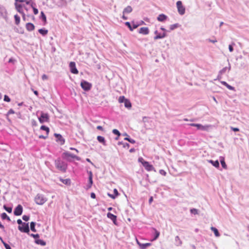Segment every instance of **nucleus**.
<instances>
[{
	"label": "nucleus",
	"instance_id": "f257e3e1",
	"mask_svg": "<svg viewBox=\"0 0 249 249\" xmlns=\"http://www.w3.org/2000/svg\"><path fill=\"white\" fill-rule=\"evenodd\" d=\"M56 168L63 173L66 172L68 169V164L62 160L60 158H58L54 160Z\"/></svg>",
	"mask_w": 249,
	"mask_h": 249
},
{
	"label": "nucleus",
	"instance_id": "f03ea898",
	"mask_svg": "<svg viewBox=\"0 0 249 249\" xmlns=\"http://www.w3.org/2000/svg\"><path fill=\"white\" fill-rule=\"evenodd\" d=\"M62 158L63 159L66 160L68 162H72L73 160L72 159H74L77 160H81L80 157L68 151H65L62 153Z\"/></svg>",
	"mask_w": 249,
	"mask_h": 249
},
{
	"label": "nucleus",
	"instance_id": "7ed1b4c3",
	"mask_svg": "<svg viewBox=\"0 0 249 249\" xmlns=\"http://www.w3.org/2000/svg\"><path fill=\"white\" fill-rule=\"evenodd\" d=\"M38 119L40 123L43 124L44 123L49 122L50 116L48 113H44V112L41 111L40 115L38 117Z\"/></svg>",
	"mask_w": 249,
	"mask_h": 249
},
{
	"label": "nucleus",
	"instance_id": "20e7f679",
	"mask_svg": "<svg viewBox=\"0 0 249 249\" xmlns=\"http://www.w3.org/2000/svg\"><path fill=\"white\" fill-rule=\"evenodd\" d=\"M47 200V199L42 194H37L35 198L36 203L38 205H43Z\"/></svg>",
	"mask_w": 249,
	"mask_h": 249
},
{
	"label": "nucleus",
	"instance_id": "39448f33",
	"mask_svg": "<svg viewBox=\"0 0 249 249\" xmlns=\"http://www.w3.org/2000/svg\"><path fill=\"white\" fill-rule=\"evenodd\" d=\"M80 86L84 91H89L92 88V84L86 80L82 79L81 81Z\"/></svg>",
	"mask_w": 249,
	"mask_h": 249
},
{
	"label": "nucleus",
	"instance_id": "423d86ee",
	"mask_svg": "<svg viewBox=\"0 0 249 249\" xmlns=\"http://www.w3.org/2000/svg\"><path fill=\"white\" fill-rule=\"evenodd\" d=\"M18 229L22 232L26 233L28 234H29L30 228L28 223L24 222L22 225L18 226Z\"/></svg>",
	"mask_w": 249,
	"mask_h": 249
},
{
	"label": "nucleus",
	"instance_id": "0eeeda50",
	"mask_svg": "<svg viewBox=\"0 0 249 249\" xmlns=\"http://www.w3.org/2000/svg\"><path fill=\"white\" fill-rule=\"evenodd\" d=\"M178 11L180 15H183L185 13V8L183 5L182 2L180 0H178L176 3Z\"/></svg>",
	"mask_w": 249,
	"mask_h": 249
},
{
	"label": "nucleus",
	"instance_id": "6e6552de",
	"mask_svg": "<svg viewBox=\"0 0 249 249\" xmlns=\"http://www.w3.org/2000/svg\"><path fill=\"white\" fill-rule=\"evenodd\" d=\"M189 125L191 126L196 127L197 130H200L203 131H207L209 127L208 125H203L200 124L192 123L190 124Z\"/></svg>",
	"mask_w": 249,
	"mask_h": 249
},
{
	"label": "nucleus",
	"instance_id": "1a4fd4ad",
	"mask_svg": "<svg viewBox=\"0 0 249 249\" xmlns=\"http://www.w3.org/2000/svg\"><path fill=\"white\" fill-rule=\"evenodd\" d=\"M54 136L56 138V142H58L60 145L64 144L65 142V139L60 134L54 133Z\"/></svg>",
	"mask_w": 249,
	"mask_h": 249
},
{
	"label": "nucleus",
	"instance_id": "9d476101",
	"mask_svg": "<svg viewBox=\"0 0 249 249\" xmlns=\"http://www.w3.org/2000/svg\"><path fill=\"white\" fill-rule=\"evenodd\" d=\"M142 166L147 171H154L155 172H156L154 166L147 161L143 162V163H142Z\"/></svg>",
	"mask_w": 249,
	"mask_h": 249
},
{
	"label": "nucleus",
	"instance_id": "9b49d317",
	"mask_svg": "<svg viewBox=\"0 0 249 249\" xmlns=\"http://www.w3.org/2000/svg\"><path fill=\"white\" fill-rule=\"evenodd\" d=\"M23 207L20 204H18L14 210V214L16 216H19L22 214Z\"/></svg>",
	"mask_w": 249,
	"mask_h": 249
},
{
	"label": "nucleus",
	"instance_id": "f8f14e48",
	"mask_svg": "<svg viewBox=\"0 0 249 249\" xmlns=\"http://www.w3.org/2000/svg\"><path fill=\"white\" fill-rule=\"evenodd\" d=\"M70 71L73 74H78V71L76 67V64L74 62H71L69 64Z\"/></svg>",
	"mask_w": 249,
	"mask_h": 249
},
{
	"label": "nucleus",
	"instance_id": "ddd939ff",
	"mask_svg": "<svg viewBox=\"0 0 249 249\" xmlns=\"http://www.w3.org/2000/svg\"><path fill=\"white\" fill-rule=\"evenodd\" d=\"M15 6L16 10L20 14L24 13L23 8L24 4H19L18 3H15Z\"/></svg>",
	"mask_w": 249,
	"mask_h": 249
},
{
	"label": "nucleus",
	"instance_id": "4468645a",
	"mask_svg": "<svg viewBox=\"0 0 249 249\" xmlns=\"http://www.w3.org/2000/svg\"><path fill=\"white\" fill-rule=\"evenodd\" d=\"M107 217L108 218L110 219L115 225H117V216L116 215L109 212L107 213Z\"/></svg>",
	"mask_w": 249,
	"mask_h": 249
},
{
	"label": "nucleus",
	"instance_id": "2eb2a0df",
	"mask_svg": "<svg viewBox=\"0 0 249 249\" xmlns=\"http://www.w3.org/2000/svg\"><path fill=\"white\" fill-rule=\"evenodd\" d=\"M137 243L139 246L140 249H146L152 245L150 243H141L138 240H137Z\"/></svg>",
	"mask_w": 249,
	"mask_h": 249
},
{
	"label": "nucleus",
	"instance_id": "dca6fc26",
	"mask_svg": "<svg viewBox=\"0 0 249 249\" xmlns=\"http://www.w3.org/2000/svg\"><path fill=\"white\" fill-rule=\"evenodd\" d=\"M7 11L6 8L2 5H0V15L1 17L5 18L7 17Z\"/></svg>",
	"mask_w": 249,
	"mask_h": 249
},
{
	"label": "nucleus",
	"instance_id": "f3484780",
	"mask_svg": "<svg viewBox=\"0 0 249 249\" xmlns=\"http://www.w3.org/2000/svg\"><path fill=\"white\" fill-rule=\"evenodd\" d=\"M152 229L154 231V232L153 233V237L152 240V241H153L156 240L159 238L160 234V232L154 228H152Z\"/></svg>",
	"mask_w": 249,
	"mask_h": 249
},
{
	"label": "nucleus",
	"instance_id": "a211bd4d",
	"mask_svg": "<svg viewBox=\"0 0 249 249\" xmlns=\"http://www.w3.org/2000/svg\"><path fill=\"white\" fill-rule=\"evenodd\" d=\"M149 33V30L148 27H141L140 28L139 33L146 35Z\"/></svg>",
	"mask_w": 249,
	"mask_h": 249
},
{
	"label": "nucleus",
	"instance_id": "6ab92c4d",
	"mask_svg": "<svg viewBox=\"0 0 249 249\" xmlns=\"http://www.w3.org/2000/svg\"><path fill=\"white\" fill-rule=\"evenodd\" d=\"M168 18V17L163 14H160L158 17H157V20L159 21L160 22H164Z\"/></svg>",
	"mask_w": 249,
	"mask_h": 249
},
{
	"label": "nucleus",
	"instance_id": "aec40b11",
	"mask_svg": "<svg viewBox=\"0 0 249 249\" xmlns=\"http://www.w3.org/2000/svg\"><path fill=\"white\" fill-rule=\"evenodd\" d=\"M208 162L211 163L214 167L215 168H218L220 167L219 165V161L218 160H207Z\"/></svg>",
	"mask_w": 249,
	"mask_h": 249
},
{
	"label": "nucleus",
	"instance_id": "412c9836",
	"mask_svg": "<svg viewBox=\"0 0 249 249\" xmlns=\"http://www.w3.org/2000/svg\"><path fill=\"white\" fill-rule=\"evenodd\" d=\"M35 28V25L31 22H28L26 24V28L29 32L33 31Z\"/></svg>",
	"mask_w": 249,
	"mask_h": 249
},
{
	"label": "nucleus",
	"instance_id": "4be33fe9",
	"mask_svg": "<svg viewBox=\"0 0 249 249\" xmlns=\"http://www.w3.org/2000/svg\"><path fill=\"white\" fill-rule=\"evenodd\" d=\"M97 140L100 143H102L104 146H106L107 145L106 141L104 137L98 136L97 137Z\"/></svg>",
	"mask_w": 249,
	"mask_h": 249
},
{
	"label": "nucleus",
	"instance_id": "5701e85b",
	"mask_svg": "<svg viewBox=\"0 0 249 249\" xmlns=\"http://www.w3.org/2000/svg\"><path fill=\"white\" fill-rule=\"evenodd\" d=\"M219 161L221 163V166L222 167L225 169H227V165L225 162V158L223 157H219Z\"/></svg>",
	"mask_w": 249,
	"mask_h": 249
},
{
	"label": "nucleus",
	"instance_id": "b1692460",
	"mask_svg": "<svg viewBox=\"0 0 249 249\" xmlns=\"http://www.w3.org/2000/svg\"><path fill=\"white\" fill-rule=\"evenodd\" d=\"M60 181L67 185H70L71 184V180L70 178L63 179L62 178H60Z\"/></svg>",
	"mask_w": 249,
	"mask_h": 249
},
{
	"label": "nucleus",
	"instance_id": "393cba45",
	"mask_svg": "<svg viewBox=\"0 0 249 249\" xmlns=\"http://www.w3.org/2000/svg\"><path fill=\"white\" fill-rule=\"evenodd\" d=\"M92 178L93 177H89L88 178V182H88V185L86 186V190H88L91 187V186L93 184Z\"/></svg>",
	"mask_w": 249,
	"mask_h": 249
},
{
	"label": "nucleus",
	"instance_id": "a878e982",
	"mask_svg": "<svg viewBox=\"0 0 249 249\" xmlns=\"http://www.w3.org/2000/svg\"><path fill=\"white\" fill-rule=\"evenodd\" d=\"M35 243L36 244L40 245L43 246H45L46 245V243L45 241L42 239H40L39 238H37L36 240H35Z\"/></svg>",
	"mask_w": 249,
	"mask_h": 249
},
{
	"label": "nucleus",
	"instance_id": "bb28decb",
	"mask_svg": "<svg viewBox=\"0 0 249 249\" xmlns=\"http://www.w3.org/2000/svg\"><path fill=\"white\" fill-rule=\"evenodd\" d=\"M0 217H1V218L2 219V220H7L8 222H10L11 221V219L9 217V216L5 213H2L1 214H0Z\"/></svg>",
	"mask_w": 249,
	"mask_h": 249
},
{
	"label": "nucleus",
	"instance_id": "cd10ccee",
	"mask_svg": "<svg viewBox=\"0 0 249 249\" xmlns=\"http://www.w3.org/2000/svg\"><path fill=\"white\" fill-rule=\"evenodd\" d=\"M220 82L223 85L229 89L231 90H234V89H235L233 87L230 85L229 84H228L226 82L221 81Z\"/></svg>",
	"mask_w": 249,
	"mask_h": 249
},
{
	"label": "nucleus",
	"instance_id": "c85d7f7f",
	"mask_svg": "<svg viewBox=\"0 0 249 249\" xmlns=\"http://www.w3.org/2000/svg\"><path fill=\"white\" fill-rule=\"evenodd\" d=\"M175 245L178 246H181L182 244V241L178 236H176L175 237Z\"/></svg>",
	"mask_w": 249,
	"mask_h": 249
},
{
	"label": "nucleus",
	"instance_id": "c756f323",
	"mask_svg": "<svg viewBox=\"0 0 249 249\" xmlns=\"http://www.w3.org/2000/svg\"><path fill=\"white\" fill-rule=\"evenodd\" d=\"M132 11V8L130 6H127L123 10V14H128Z\"/></svg>",
	"mask_w": 249,
	"mask_h": 249
},
{
	"label": "nucleus",
	"instance_id": "7c9ffc66",
	"mask_svg": "<svg viewBox=\"0 0 249 249\" xmlns=\"http://www.w3.org/2000/svg\"><path fill=\"white\" fill-rule=\"evenodd\" d=\"M38 31L43 36H46L48 33V30L44 28L39 29Z\"/></svg>",
	"mask_w": 249,
	"mask_h": 249
},
{
	"label": "nucleus",
	"instance_id": "2f4dec72",
	"mask_svg": "<svg viewBox=\"0 0 249 249\" xmlns=\"http://www.w3.org/2000/svg\"><path fill=\"white\" fill-rule=\"evenodd\" d=\"M39 18L46 23L47 22V18L45 14L43 11H41L40 13V16Z\"/></svg>",
	"mask_w": 249,
	"mask_h": 249
},
{
	"label": "nucleus",
	"instance_id": "473e14b6",
	"mask_svg": "<svg viewBox=\"0 0 249 249\" xmlns=\"http://www.w3.org/2000/svg\"><path fill=\"white\" fill-rule=\"evenodd\" d=\"M40 129L41 130L45 131L46 132V134H47V135H48L49 132H50V128L48 126L44 125H42L41 126Z\"/></svg>",
	"mask_w": 249,
	"mask_h": 249
},
{
	"label": "nucleus",
	"instance_id": "72a5a7b5",
	"mask_svg": "<svg viewBox=\"0 0 249 249\" xmlns=\"http://www.w3.org/2000/svg\"><path fill=\"white\" fill-rule=\"evenodd\" d=\"M211 230L213 232L215 236L219 237L220 236V233L219 232V231L216 228L212 227L211 228Z\"/></svg>",
	"mask_w": 249,
	"mask_h": 249
},
{
	"label": "nucleus",
	"instance_id": "f704fd0d",
	"mask_svg": "<svg viewBox=\"0 0 249 249\" xmlns=\"http://www.w3.org/2000/svg\"><path fill=\"white\" fill-rule=\"evenodd\" d=\"M124 103V107L127 108L129 109L132 107L131 103L128 99H127Z\"/></svg>",
	"mask_w": 249,
	"mask_h": 249
},
{
	"label": "nucleus",
	"instance_id": "c9c22d12",
	"mask_svg": "<svg viewBox=\"0 0 249 249\" xmlns=\"http://www.w3.org/2000/svg\"><path fill=\"white\" fill-rule=\"evenodd\" d=\"M36 224V222L33 221L30 223V229L33 232L36 231V230L35 228Z\"/></svg>",
	"mask_w": 249,
	"mask_h": 249
},
{
	"label": "nucleus",
	"instance_id": "e433bc0d",
	"mask_svg": "<svg viewBox=\"0 0 249 249\" xmlns=\"http://www.w3.org/2000/svg\"><path fill=\"white\" fill-rule=\"evenodd\" d=\"M0 240L6 249H11L10 246L9 245H8L7 243H6V242H5L3 240V239L1 236H0Z\"/></svg>",
	"mask_w": 249,
	"mask_h": 249
},
{
	"label": "nucleus",
	"instance_id": "4c0bfd02",
	"mask_svg": "<svg viewBox=\"0 0 249 249\" xmlns=\"http://www.w3.org/2000/svg\"><path fill=\"white\" fill-rule=\"evenodd\" d=\"M14 18H15V24L17 25H18L19 23H20V17L19 16L16 14L14 16Z\"/></svg>",
	"mask_w": 249,
	"mask_h": 249
},
{
	"label": "nucleus",
	"instance_id": "58836bf2",
	"mask_svg": "<svg viewBox=\"0 0 249 249\" xmlns=\"http://www.w3.org/2000/svg\"><path fill=\"white\" fill-rule=\"evenodd\" d=\"M3 209L8 213H11L12 212V207H7L6 205H4L3 206Z\"/></svg>",
	"mask_w": 249,
	"mask_h": 249
},
{
	"label": "nucleus",
	"instance_id": "ea45409f",
	"mask_svg": "<svg viewBox=\"0 0 249 249\" xmlns=\"http://www.w3.org/2000/svg\"><path fill=\"white\" fill-rule=\"evenodd\" d=\"M124 140L125 141H127L129 142L130 143H132V144H134L136 142V141L134 139L130 138L129 136H127V137H125L124 139Z\"/></svg>",
	"mask_w": 249,
	"mask_h": 249
},
{
	"label": "nucleus",
	"instance_id": "a19ab883",
	"mask_svg": "<svg viewBox=\"0 0 249 249\" xmlns=\"http://www.w3.org/2000/svg\"><path fill=\"white\" fill-rule=\"evenodd\" d=\"M179 26V24L178 23H175L170 26V30H173Z\"/></svg>",
	"mask_w": 249,
	"mask_h": 249
},
{
	"label": "nucleus",
	"instance_id": "79ce46f5",
	"mask_svg": "<svg viewBox=\"0 0 249 249\" xmlns=\"http://www.w3.org/2000/svg\"><path fill=\"white\" fill-rule=\"evenodd\" d=\"M190 213L192 214H198V210L195 208H192L190 210Z\"/></svg>",
	"mask_w": 249,
	"mask_h": 249
},
{
	"label": "nucleus",
	"instance_id": "37998d69",
	"mask_svg": "<svg viewBox=\"0 0 249 249\" xmlns=\"http://www.w3.org/2000/svg\"><path fill=\"white\" fill-rule=\"evenodd\" d=\"M124 24L125 25V26H126L129 28L130 31H133L132 26H131L130 22H129L128 21H126L124 23Z\"/></svg>",
	"mask_w": 249,
	"mask_h": 249
},
{
	"label": "nucleus",
	"instance_id": "c03bdc74",
	"mask_svg": "<svg viewBox=\"0 0 249 249\" xmlns=\"http://www.w3.org/2000/svg\"><path fill=\"white\" fill-rule=\"evenodd\" d=\"M30 236L33 237L35 239V240H36L37 238H39V235L38 234H34V233H30L29 234Z\"/></svg>",
	"mask_w": 249,
	"mask_h": 249
},
{
	"label": "nucleus",
	"instance_id": "a18cd8bd",
	"mask_svg": "<svg viewBox=\"0 0 249 249\" xmlns=\"http://www.w3.org/2000/svg\"><path fill=\"white\" fill-rule=\"evenodd\" d=\"M127 99H126L124 96H121L119 98V102L121 103H124Z\"/></svg>",
	"mask_w": 249,
	"mask_h": 249
},
{
	"label": "nucleus",
	"instance_id": "49530a36",
	"mask_svg": "<svg viewBox=\"0 0 249 249\" xmlns=\"http://www.w3.org/2000/svg\"><path fill=\"white\" fill-rule=\"evenodd\" d=\"M112 133L118 136H120L121 133L119 132V131L117 129H114L112 130Z\"/></svg>",
	"mask_w": 249,
	"mask_h": 249
},
{
	"label": "nucleus",
	"instance_id": "de8ad7c7",
	"mask_svg": "<svg viewBox=\"0 0 249 249\" xmlns=\"http://www.w3.org/2000/svg\"><path fill=\"white\" fill-rule=\"evenodd\" d=\"M162 34H161V33H159L158 35H157L156 36H155L154 37V40H157V39H162Z\"/></svg>",
	"mask_w": 249,
	"mask_h": 249
},
{
	"label": "nucleus",
	"instance_id": "09e8293b",
	"mask_svg": "<svg viewBox=\"0 0 249 249\" xmlns=\"http://www.w3.org/2000/svg\"><path fill=\"white\" fill-rule=\"evenodd\" d=\"M234 45H235V43L233 42L229 45V50L230 52H232L233 51Z\"/></svg>",
	"mask_w": 249,
	"mask_h": 249
},
{
	"label": "nucleus",
	"instance_id": "8fccbe9b",
	"mask_svg": "<svg viewBox=\"0 0 249 249\" xmlns=\"http://www.w3.org/2000/svg\"><path fill=\"white\" fill-rule=\"evenodd\" d=\"M22 219L27 222L30 219V216L27 215H23L22 217Z\"/></svg>",
	"mask_w": 249,
	"mask_h": 249
},
{
	"label": "nucleus",
	"instance_id": "3c124183",
	"mask_svg": "<svg viewBox=\"0 0 249 249\" xmlns=\"http://www.w3.org/2000/svg\"><path fill=\"white\" fill-rule=\"evenodd\" d=\"M3 100L5 101V102H10L11 101V99L7 95H5L4 96V99H3Z\"/></svg>",
	"mask_w": 249,
	"mask_h": 249
},
{
	"label": "nucleus",
	"instance_id": "603ef678",
	"mask_svg": "<svg viewBox=\"0 0 249 249\" xmlns=\"http://www.w3.org/2000/svg\"><path fill=\"white\" fill-rule=\"evenodd\" d=\"M227 69H228V67H225L223 68L222 70H221L219 71L220 74H223L225 73L226 70H227Z\"/></svg>",
	"mask_w": 249,
	"mask_h": 249
},
{
	"label": "nucleus",
	"instance_id": "864d4df0",
	"mask_svg": "<svg viewBox=\"0 0 249 249\" xmlns=\"http://www.w3.org/2000/svg\"><path fill=\"white\" fill-rule=\"evenodd\" d=\"M132 23L133 24V25H132L133 31L134 30V29H136L137 28H138L139 27V25L138 24L137 22L136 23H135L134 22V21H132Z\"/></svg>",
	"mask_w": 249,
	"mask_h": 249
},
{
	"label": "nucleus",
	"instance_id": "5fc2aeb1",
	"mask_svg": "<svg viewBox=\"0 0 249 249\" xmlns=\"http://www.w3.org/2000/svg\"><path fill=\"white\" fill-rule=\"evenodd\" d=\"M31 124L33 126H37V122L34 120V119H32L31 120Z\"/></svg>",
	"mask_w": 249,
	"mask_h": 249
},
{
	"label": "nucleus",
	"instance_id": "6e6d98bb",
	"mask_svg": "<svg viewBox=\"0 0 249 249\" xmlns=\"http://www.w3.org/2000/svg\"><path fill=\"white\" fill-rule=\"evenodd\" d=\"M159 173L160 174H161V175H163L164 176H165L167 174L166 172L163 169L160 170Z\"/></svg>",
	"mask_w": 249,
	"mask_h": 249
},
{
	"label": "nucleus",
	"instance_id": "4d7b16f0",
	"mask_svg": "<svg viewBox=\"0 0 249 249\" xmlns=\"http://www.w3.org/2000/svg\"><path fill=\"white\" fill-rule=\"evenodd\" d=\"M113 193V195L115 196L116 197L119 195V193L117 189H114Z\"/></svg>",
	"mask_w": 249,
	"mask_h": 249
},
{
	"label": "nucleus",
	"instance_id": "13d9d810",
	"mask_svg": "<svg viewBox=\"0 0 249 249\" xmlns=\"http://www.w3.org/2000/svg\"><path fill=\"white\" fill-rule=\"evenodd\" d=\"M230 128L231 130L234 132H237L239 131V129L237 127H233L232 126H230Z\"/></svg>",
	"mask_w": 249,
	"mask_h": 249
},
{
	"label": "nucleus",
	"instance_id": "bf43d9fd",
	"mask_svg": "<svg viewBox=\"0 0 249 249\" xmlns=\"http://www.w3.org/2000/svg\"><path fill=\"white\" fill-rule=\"evenodd\" d=\"M33 10L35 15H37L38 13V10L36 7H33Z\"/></svg>",
	"mask_w": 249,
	"mask_h": 249
},
{
	"label": "nucleus",
	"instance_id": "052dcab7",
	"mask_svg": "<svg viewBox=\"0 0 249 249\" xmlns=\"http://www.w3.org/2000/svg\"><path fill=\"white\" fill-rule=\"evenodd\" d=\"M16 61V60L12 57L9 59L8 63L14 64Z\"/></svg>",
	"mask_w": 249,
	"mask_h": 249
},
{
	"label": "nucleus",
	"instance_id": "680f3d73",
	"mask_svg": "<svg viewBox=\"0 0 249 249\" xmlns=\"http://www.w3.org/2000/svg\"><path fill=\"white\" fill-rule=\"evenodd\" d=\"M15 113V111L13 109H10L7 112V115H9L10 114H14Z\"/></svg>",
	"mask_w": 249,
	"mask_h": 249
},
{
	"label": "nucleus",
	"instance_id": "e2e57ef3",
	"mask_svg": "<svg viewBox=\"0 0 249 249\" xmlns=\"http://www.w3.org/2000/svg\"><path fill=\"white\" fill-rule=\"evenodd\" d=\"M21 16H22V19L24 20V21H26V20H28V19L26 18V15H25V14L24 13L22 14H21Z\"/></svg>",
	"mask_w": 249,
	"mask_h": 249
},
{
	"label": "nucleus",
	"instance_id": "0e129e2a",
	"mask_svg": "<svg viewBox=\"0 0 249 249\" xmlns=\"http://www.w3.org/2000/svg\"><path fill=\"white\" fill-rule=\"evenodd\" d=\"M138 161L142 164L143 162H146V161L144 160L142 157H140L138 159Z\"/></svg>",
	"mask_w": 249,
	"mask_h": 249
},
{
	"label": "nucleus",
	"instance_id": "69168bd1",
	"mask_svg": "<svg viewBox=\"0 0 249 249\" xmlns=\"http://www.w3.org/2000/svg\"><path fill=\"white\" fill-rule=\"evenodd\" d=\"M29 5H30L32 8H33V7H36L35 6H36V3L33 0Z\"/></svg>",
	"mask_w": 249,
	"mask_h": 249
},
{
	"label": "nucleus",
	"instance_id": "338daca9",
	"mask_svg": "<svg viewBox=\"0 0 249 249\" xmlns=\"http://www.w3.org/2000/svg\"><path fill=\"white\" fill-rule=\"evenodd\" d=\"M48 137V135H47V134H46V136H44V135H41L40 136H39V139H46Z\"/></svg>",
	"mask_w": 249,
	"mask_h": 249
},
{
	"label": "nucleus",
	"instance_id": "774afa93",
	"mask_svg": "<svg viewBox=\"0 0 249 249\" xmlns=\"http://www.w3.org/2000/svg\"><path fill=\"white\" fill-rule=\"evenodd\" d=\"M137 23L139 25V26L145 24V22L143 20H140V21L138 22Z\"/></svg>",
	"mask_w": 249,
	"mask_h": 249
}]
</instances>
